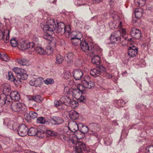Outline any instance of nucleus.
<instances>
[{
    "mask_svg": "<svg viewBox=\"0 0 153 153\" xmlns=\"http://www.w3.org/2000/svg\"><path fill=\"white\" fill-rule=\"evenodd\" d=\"M45 25L43 27V30L45 33L44 37L45 39L48 40V38H50L53 34L54 31L56 27L55 20L53 19H50L48 20Z\"/></svg>",
    "mask_w": 153,
    "mask_h": 153,
    "instance_id": "f257e3e1",
    "label": "nucleus"
},
{
    "mask_svg": "<svg viewBox=\"0 0 153 153\" xmlns=\"http://www.w3.org/2000/svg\"><path fill=\"white\" fill-rule=\"evenodd\" d=\"M69 93L71 94L73 97L77 99L80 103L85 102L87 98L82 95V93L76 88L70 90Z\"/></svg>",
    "mask_w": 153,
    "mask_h": 153,
    "instance_id": "f03ea898",
    "label": "nucleus"
},
{
    "mask_svg": "<svg viewBox=\"0 0 153 153\" xmlns=\"http://www.w3.org/2000/svg\"><path fill=\"white\" fill-rule=\"evenodd\" d=\"M13 70L14 72L17 74V76L18 78L19 82H21V80H24L26 79L27 77V75L26 74V71L24 69L20 68L15 67Z\"/></svg>",
    "mask_w": 153,
    "mask_h": 153,
    "instance_id": "7ed1b4c3",
    "label": "nucleus"
},
{
    "mask_svg": "<svg viewBox=\"0 0 153 153\" xmlns=\"http://www.w3.org/2000/svg\"><path fill=\"white\" fill-rule=\"evenodd\" d=\"M11 108L14 111H22L24 112L26 110V107L25 105L20 102H13L11 105Z\"/></svg>",
    "mask_w": 153,
    "mask_h": 153,
    "instance_id": "20e7f679",
    "label": "nucleus"
},
{
    "mask_svg": "<svg viewBox=\"0 0 153 153\" xmlns=\"http://www.w3.org/2000/svg\"><path fill=\"white\" fill-rule=\"evenodd\" d=\"M98 49V50H97V51H95V53H93V56H91L92 57H94L91 59L92 63L96 65H98L100 63L101 59L98 55H96V53L98 54L99 55H102V49L100 48Z\"/></svg>",
    "mask_w": 153,
    "mask_h": 153,
    "instance_id": "39448f33",
    "label": "nucleus"
},
{
    "mask_svg": "<svg viewBox=\"0 0 153 153\" xmlns=\"http://www.w3.org/2000/svg\"><path fill=\"white\" fill-rule=\"evenodd\" d=\"M120 32L119 31H117L112 33L110 38L111 43L113 44L119 41H121L122 38L120 37Z\"/></svg>",
    "mask_w": 153,
    "mask_h": 153,
    "instance_id": "423d86ee",
    "label": "nucleus"
},
{
    "mask_svg": "<svg viewBox=\"0 0 153 153\" xmlns=\"http://www.w3.org/2000/svg\"><path fill=\"white\" fill-rule=\"evenodd\" d=\"M82 84L84 85L85 87L87 88H91L95 86L94 83L90 80V78L88 76H85L84 80L82 82Z\"/></svg>",
    "mask_w": 153,
    "mask_h": 153,
    "instance_id": "0eeeda50",
    "label": "nucleus"
},
{
    "mask_svg": "<svg viewBox=\"0 0 153 153\" xmlns=\"http://www.w3.org/2000/svg\"><path fill=\"white\" fill-rule=\"evenodd\" d=\"M10 32L8 29H5L4 31L0 29V40L3 39L5 42H8L10 37Z\"/></svg>",
    "mask_w": 153,
    "mask_h": 153,
    "instance_id": "6e6552de",
    "label": "nucleus"
},
{
    "mask_svg": "<svg viewBox=\"0 0 153 153\" xmlns=\"http://www.w3.org/2000/svg\"><path fill=\"white\" fill-rule=\"evenodd\" d=\"M10 101L7 99V96L4 94L0 95V112L3 111L2 106L5 104L6 105L10 103Z\"/></svg>",
    "mask_w": 153,
    "mask_h": 153,
    "instance_id": "1a4fd4ad",
    "label": "nucleus"
},
{
    "mask_svg": "<svg viewBox=\"0 0 153 153\" xmlns=\"http://www.w3.org/2000/svg\"><path fill=\"white\" fill-rule=\"evenodd\" d=\"M28 128L25 124H22L18 127L17 132L19 135L21 137H24L27 134Z\"/></svg>",
    "mask_w": 153,
    "mask_h": 153,
    "instance_id": "9d476101",
    "label": "nucleus"
},
{
    "mask_svg": "<svg viewBox=\"0 0 153 153\" xmlns=\"http://www.w3.org/2000/svg\"><path fill=\"white\" fill-rule=\"evenodd\" d=\"M80 46L81 48H98L99 45L93 42H90L88 44L85 39H83L81 42Z\"/></svg>",
    "mask_w": 153,
    "mask_h": 153,
    "instance_id": "9b49d317",
    "label": "nucleus"
},
{
    "mask_svg": "<svg viewBox=\"0 0 153 153\" xmlns=\"http://www.w3.org/2000/svg\"><path fill=\"white\" fill-rule=\"evenodd\" d=\"M130 33L131 36L135 39H139L141 37L140 31L135 27L132 28L131 29Z\"/></svg>",
    "mask_w": 153,
    "mask_h": 153,
    "instance_id": "f8f14e48",
    "label": "nucleus"
},
{
    "mask_svg": "<svg viewBox=\"0 0 153 153\" xmlns=\"http://www.w3.org/2000/svg\"><path fill=\"white\" fill-rule=\"evenodd\" d=\"M37 53L40 55H50L53 53V48H35Z\"/></svg>",
    "mask_w": 153,
    "mask_h": 153,
    "instance_id": "ddd939ff",
    "label": "nucleus"
},
{
    "mask_svg": "<svg viewBox=\"0 0 153 153\" xmlns=\"http://www.w3.org/2000/svg\"><path fill=\"white\" fill-rule=\"evenodd\" d=\"M63 122V120L58 117L52 116L50 118V123L53 125H60Z\"/></svg>",
    "mask_w": 153,
    "mask_h": 153,
    "instance_id": "4468645a",
    "label": "nucleus"
},
{
    "mask_svg": "<svg viewBox=\"0 0 153 153\" xmlns=\"http://www.w3.org/2000/svg\"><path fill=\"white\" fill-rule=\"evenodd\" d=\"M20 47L21 48H33L35 47V44L33 42L25 40L21 42Z\"/></svg>",
    "mask_w": 153,
    "mask_h": 153,
    "instance_id": "2eb2a0df",
    "label": "nucleus"
},
{
    "mask_svg": "<svg viewBox=\"0 0 153 153\" xmlns=\"http://www.w3.org/2000/svg\"><path fill=\"white\" fill-rule=\"evenodd\" d=\"M70 133L69 132H67L66 134H65V135L63 136V138L65 141H69L70 140L71 143L74 144L75 143L74 140L72 139L71 138L73 137V136L74 135L76 136V138L77 139L80 138V137H79L77 135H73L70 134Z\"/></svg>",
    "mask_w": 153,
    "mask_h": 153,
    "instance_id": "dca6fc26",
    "label": "nucleus"
},
{
    "mask_svg": "<svg viewBox=\"0 0 153 153\" xmlns=\"http://www.w3.org/2000/svg\"><path fill=\"white\" fill-rule=\"evenodd\" d=\"M42 80L43 78L42 77L33 78L30 82V84L35 87L39 86L42 84Z\"/></svg>",
    "mask_w": 153,
    "mask_h": 153,
    "instance_id": "f3484780",
    "label": "nucleus"
},
{
    "mask_svg": "<svg viewBox=\"0 0 153 153\" xmlns=\"http://www.w3.org/2000/svg\"><path fill=\"white\" fill-rule=\"evenodd\" d=\"M79 124L74 121H70L68 123V127L70 130L72 132H74L79 129Z\"/></svg>",
    "mask_w": 153,
    "mask_h": 153,
    "instance_id": "a211bd4d",
    "label": "nucleus"
},
{
    "mask_svg": "<svg viewBox=\"0 0 153 153\" xmlns=\"http://www.w3.org/2000/svg\"><path fill=\"white\" fill-rule=\"evenodd\" d=\"M83 73L82 71L80 69H76L73 72V76L76 80H80L82 77Z\"/></svg>",
    "mask_w": 153,
    "mask_h": 153,
    "instance_id": "6ab92c4d",
    "label": "nucleus"
},
{
    "mask_svg": "<svg viewBox=\"0 0 153 153\" xmlns=\"http://www.w3.org/2000/svg\"><path fill=\"white\" fill-rule=\"evenodd\" d=\"M57 27H55L57 33H59L60 35L63 34L64 33L65 24L62 22L57 23Z\"/></svg>",
    "mask_w": 153,
    "mask_h": 153,
    "instance_id": "aec40b11",
    "label": "nucleus"
},
{
    "mask_svg": "<svg viewBox=\"0 0 153 153\" xmlns=\"http://www.w3.org/2000/svg\"><path fill=\"white\" fill-rule=\"evenodd\" d=\"M1 91L3 92L2 94H4L6 96L8 95L11 91L10 86L7 84H4L2 85L1 87Z\"/></svg>",
    "mask_w": 153,
    "mask_h": 153,
    "instance_id": "412c9836",
    "label": "nucleus"
},
{
    "mask_svg": "<svg viewBox=\"0 0 153 153\" xmlns=\"http://www.w3.org/2000/svg\"><path fill=\"white\" fill-rule=\"evenodd\" d=\"M85 147V145L84 143L78 142L76 144V153H83L82 149H84Z\"/></svg>",
    "mask_w": 153,
    "mask_h": 153,
    "instance_id": "4be33fe9",
    "label": "nucleus"
},
{
    "mask_svg": "<svg viewBox=\"0 0 153 153\" xmlns=\"http://www.w3.org/2000/svg\"><path fill=\"white\" fill-rule=\"evenodd\" d=\"M10 97L12 100L16 101L19 100L20 99V95L18 92L16 91L11 92Z\"/></svg>",
    "mask_w": 153,
    "mask_h": 153,
    "instance_id": "5701e85b",
    "label": "nucleus"
},
{
    "mask_svg": "<svg viewBox=\"0 0 153 153\" xmlns=\"http://www.w3.org/2000/svg\"><path fill=\"white\" fill-rule=\"evenodd\" d=\"M82 50L85 52L88 53L87 55L90 56H93V53H95V51H97V48H81ZM98 48H97L98 49Z\"/></svg>",
    "mask_w": 153,
    "mask_h": 153,
    "instance_id": "b1692460",
    "label": "nucleus"
},
{
    "mask_svg": "<svg viewBox=\"0 0 153 153\" xmlns=\"http://www.w3.org/2000/svg\"><path fill=\"white\" fill-rule=\"evenodd\" d=\"M79 114L74 110L71 111L69 113L70 117L74 120L77 119L79 117Z\"/></svg>",
    "mask_w": 153,
    "mask_h": 153,
    "instance_id": "393cba45",
    "label": "nucleus"
},
{
    "mask_svg": "<svg viewBox=\"0 0 153 153\" xmlns=\"http://www.w3.org/2000/svg\"><path fill=\"white\" fill-rule=\"evenodd\" d=\"M138 51V48H129L128 50V54L131 57L136 56Z\"/></svg>",
    "mask_w": 153,
    "mask_h": 153,
    "instance_id": "a878e982",
    "label": "nucleus"
},
{
    "mask_svg": "<svg viewBox=\"0 0 153 153\" xmlns=\"http://www.w3.org/2000/svg\"><path fill=\"white\" fill-rule=\"evenodd\" d=\"M29 98L30 100L38 102H40L43 99L39 95L30 96Z\"/></svg>",
    "mask_w": 153,
    "mask_h": 153,
    "instance_id": "bb28decb",
    "label": "nucleus"
},
{
    "mask_svg": "<svg viewBox=\"0 0 153 153\" xmlns=\"http://www.w3.org/2000/svg\"><path fill=\"white\" fill-rule=\"evenodd\" d=\"M79 127L80 128V131L81 132L85 134L88 132V128L87 126H85L84 124L82 123H79Z\"/></svg>",
    "mask_w": 153,
    "mask_h": 153,
    "instance_id": "cd10ccee",
    "label": "nucleus"
},
{
    "mask_svg": "<svg viewBox=\"0 0 153 153\" xmlns=\"http://www.w3.org/2000/svg\"><path fill=\"white\" fill-rule=\"evenodd\" d=\"M126 102L122 100H115V105L117 108L123 107L125 104Z\"/></svg>",
    "mask_w": 153,
    "mask_h": 153,
    "instance_id": "c85d7f7f",
    "label": "nucleus"
},
{
    "mask_svg": "<svg viewBox=\"0 0 153 153\" xmlns=\"http://www.w3.org/2000/svg\"><path fill=\"white\" fill-rule=\"evenodd\" d=\"M37 129L34 128H31L27 130V134L30 136H36Z\"/></svg>",
    "mask_w": 153,
    "mask_h": 153,
    "instance_id": "c756f323",
    "label": "nucleus"
},
{
    "mask_svg": "<svg viewBox=\"0 0 153 153\" xmlns=\"http://www.w3.org/2000/svg\"><path fill=\"white\" fill-rule=\"evenodd\" d=\"M17 62L19 64L22 65L28 66L29 64L28 60L25 58H22L18 60Z\"/></svg>",
    "mask_w": 153,
    "mask_h": 153,
    "instance_id": "7c9ffc66",
    "label": "nucleus"
},
{
    "mask_svg": "<svg viewBox=\"0 0 153 153\" xmlns=\"http://www.w3.org/2000/svg\"><path fill=\"white\" fill-rule=\"evenodd\" d=\"M134 2L136 6L142 7L146 3V0H134Z\"/></svg>",
    "mask_w": 153,
    "mask_h": 153,
    "instance_id": "2f4dec72",
    "label": "nucleus"
},
{
    "mask_svg": "<svg viewBox=\"0 0 153 153\" xmlns=\"http://www.w3.org/2000/svg\"><path fill=\"white\" fill-rule=\"evenodd\" d=\"M90 73L92 76L95 77L98 76L100 74V71H99L97 68V69L91 70L90 71Z\"/></svg>",
    "mask_w": 153,
    "mask_h": 153,
    "instance_id": "473e14b6",
    "label": "nucleus"
},
{
    "mask_svg": "<svg viewBox=\"0 0 153 153\" xmlns=\"http://www.w3.org/2000/svg\"><path fill=\"white\" fill-rule=\"evenodd\" d=\"M55 105L59 109H63L64 108L63 104L60 101L55 100L54 102Z\"/></svg>",
    "mask_w": 153,
    "mask_h": 153,
    "instance_id": "72a5a7b5",
    "label": "nucleus"
},
{
    "mask_svg": "<svg viewBox=\"0 0 153 153\" xmlns=\"http://www.w3.org/2000/svg\"><path fill=\"white\" fill-rule=\"evenodd\" d=\"M8 78L9 80L13 82L15 84L19 81L18 79H16L14 78L12 73L10 71L8 72Z\"/></svg>",
    "mask_w": 153,
    "mask_h": 153,
    "instance_id": "f704fd0d",
    "label": "nucleus"
},
{
    "mask_svg": "<svg viewBox=\"0 0 153 153\" xmlns=\"http://www.w3.org/2000/svg\"><path fill=\"white\" fill-rule=\"evenodd\" d=\"M73 54L72 52H69L65 55L64 58L65 60H67L68 62H71V60L73 59Z\"/></svg>",
    "mask_w": 153,
    "mask_h": 153,
    "instance_id": "c9c22d12",
    "label": "nucleus"
},
{
    "mask_svg": "<svg viewBox=\"0 0 153 153\" xmlns=\"http://www.w3.org/2000/svg\"><path fill=\"white\" fill-rule=\"evenodd\" d=\"M36 136L39 138H43L44 137V131L42 129L39 128L37 129V131L36 132Z\"/></svg>",
    "mask_w": 153,
    "mask_h": 153,
    "instance_id": "e433bc0d",
    "label": "nucleus"
},
{
    "mask_svg": "<svg viewBox=\"0 0 153 153\" xmlns=\"http://www.w3.org/2000/svg\"><path fill=\"white\" fill-rule=\"evenodd\" d=\"M85 88H86V87H85L84 85L79 84L77 86L76 88L79 90L82 94H84L85 93Z\"/></svg>",
    "mask_w": 153,
    "mask_h": 153,
    "instance_id": "4c0bfd02",
    "label": "nucleus"
},
{
    "mask_svg": "<svg viewBox=\"0 0 153 153\" xmlns=\"http://www.w3.org/2000/svg\"><path fill=\"white\" fill-rule=\"evenodd\" d=\"M78 105L79 104L77 101L74 100H71V102H70L68 106H69L72 108H75L77 107L78 106Z\"/></svg>",
    "mask_w": 153,
    "mask_h": 153,
    "instance_id": "58836bf2",
    "label": "nucleus"
},
{
    "mask_svg": "<svg viewBox=\"0 0 153 153\" xmlns=\"http://www.w3.org/2000/svg\"><path fill=\"white\" fill-rule=\"evenodd\" d=\"M71 40L72 45L75 46H77L79 44V42H81L82 41L81 40L78 41L76 39L72 37L71 38ZM80 43H81L80 44Z\"/></svg>",
    "mask_w": 153,
    "mask_h": 153,
    "instance_id": "ea45409f",
    "label": "nucleus"
},
{
    "mask_svg": "<svg viewBox=\"0 0 153 153\" xmlns=\"http://www.w3.org/2000/svg\"><path fill=\"white\" fill-rule=\"evenodd\" d=\"M134 14L135 17L137 18H140L142 15L141 11H139L138 9H136L134 12Z\"/></svg>",
    "mask_w": 153,
    "mask_h": 153,
    "instance_id": "a19ab883",
    "label": "nucleus"
},
{
    "mask_svg": "<svg viewBox=\"0 0 153 153\" xmlns=\"http://www.w3.org/2000/svg\"><path fill=\"white\" fill-rule=\"evenodd\" d=\"M10 42L11 46L13 47H16L18 44V41L15 38L12 39L10 40Z\"/></svg>",
    "mask_w": 153,
    "mask_h": 153,
    "instance_id": "79ce46f5",
    "label": "nucleus"
},
{
    "mask_svg": "<svg viewBox=\"0 0 153 153\" xmlns=\"http://www.w3.org/2000/svg\"><path fill=\"white\" fill-rule=\"evenodd\" d=\"M56 64H60L62 63L63 60V57L60 55H57L56 56Z\"/></svg>",
    "mask_w": 153,
    "mask_h": 153,
    "instance_id": "37998d69",
    "label": "nucleus"
},
{
    "mask_svg": "<svg viewBox=\"0 0 153 153\" xmlns=\"http://www.w3.org/2000/svg\"><path fill=\"white\" fill-rule=\"evenodd\" d=\"M46 122V120L44 118L42 117H38L36 120V122L37 123L43 124L45 123Z\"/></svg>",
    "mask_w": 153,
    "mask_h": 153,
    "instance_id": "c03bdc74",
    "label": "nucleus"
},
{
    "mask_svg": "<svg viewBox=\"0 0 153 153\" xmlns=\"http://www.w3.org/2000/svg\"><path fill=\"white\" fill-rule=\"evenodd\" d=\"M13 122L10 121L8 119H5L4 122V123L6 124L8 127L12 126L13 128Z\"/></svg>",
    "mask_w": 153,
    "mask_h": 153,
    "instance_id": "a18cd8bd",
    "label": "nucleus"
},
{
    "mask_svg": "<svg viewBox=\"0 0 153 153\" xmlns=\"http://www.w3.org/2000/svg\"><path fill=\"white\" fill-rule=\"evenodd\" d=\"M82 33H79L77 34H76L74 36H73L72 37H74L77 39L78 41H79L80 40V39L82 37Z\"/></svg>",
    "mask_w": 153,
    "mask_h": 153,
    "instance_id": "49530a36",
    "label": "nucleus"
},
{
    "mask_svg": "<svg viewBox=\"0 0 153 153\" xmlns=\"http://www.w3.org/2000/svg\"><path fill=\"white\" fill-rule=\"evenodd\" d=\"M64 32L65 34H68V35H69L70 32H71V28L68 25L65 26V25L64 28Z\"/></svg>",
    "mask_w": 153,
    "mask_h": 153,
    "instance_id": "de8ad7c7",
    "label": "nucleus"
},
{
    "mask_svg": "<svg viewBox=\"0 0 153 153\" xmlns=\"http://www.w3.org/2000/svg\"><path fill=\"white\" fill-rule=\"evenodd\" d=\"M121 34L122 36V37L125 40H127L128 35L126 33V31L125 29H122L121 30Z\"/></svg>",
    "mask_w": 153,
    "mask_h": 153,
    "instance_id": "09e8293b",
    "label": "nucleus"
},
{
    "mask_svg": "<svg viewBox=\"0 0 153 153\" xmlns=\"http://www.w3.org/2000/svg\"><path fill=\"white\" fill-rule=\"evenodd\" d=\"M45 83L47 85L51 84L54 82L53 79L51 78H48L44 80Z\"/></svg>",
    "mask_w": 153,
    "mask_h": 153,
    "instance_id": "8fccbe9b",
    "label": "nucleus"
},
{
    "mask_svg": "<svg viewBox=\"0 0 153 153\" xmlns=\"http://www.w3.org/2000/svg\"><path fill=\"white\" fill-rule=\"evenodd\" d=\"M29 115L31 118L34 119L37 117L38 114L34 111H30L29 113Z\"/></svg>",
    "mask_w": 153,
    "mask_h": 153,
    "instance_id": "3c124183",
    "label": "nucleus"
},
{
    "mask_svg": "<svg viewBox=\"0 0 153 153\" xmlns=\"http://www.w3.org/2000/svg\"><path fill=\"white\" fill-rule=\"evenodd\" d=\"M112 139L110 138L106 139L104 140L105 144L107 146L111 145L112 143Z\"/></svg>",
    "mask_w": 153,
    "mask_h": 153,
    "instance_id": "603ef678",
    "label": "nucleus"
},
{
    "mask_svg": "<svg viewBox=\"0 0 153 153\" xmlns=\"http://www.w3.org/2000/svg\"><path fill=\"white\" fill-rule=\"evenodd\" d=\"M75 65L79 67H80L82 66V61L80 59H77L75 62Z\"/></svg>",
    "mask_w": 153,
    "mask_h": 153,
    "instance_id": "864d4df0",
    "label": "nucleus"
},
{
    "mask_svg": "<svg viewBox=\"0 0 153 153\" xmlns=\"http://www.w3.org/2000/svg\"><path fill=\"white\" fill-rule=\"evenodd\" d=\"M1 58L2 60L5 61H8L10 60L7 56L4 53L2 54Z\"/></svg>",
    "mask_w": 153,
    "mask_h": 153,
    "instance_id": "5fc2aeb1",
    "label": "nucleus"
},
{
    "mask_svg": "<svg viewBox=\"0 0 153 153\" xmlns=\"http://www.w3.org/2000/svg\"><path fill=\"white\" fill-rule=\"evenodd\" d=\"M99 71H100V74L101 73L104 72L105 71V68L102 65H100L97 68Z\"/></svg>",
    "mask_w": 153,
    "mask_h": 153,
    "instance_id": "6e6d98bb",
    "label": "nucleus"
},
{
    "mask_svg": "<svg viewBox=\"0 0 153 153\" xmlns=\"http://www.w3.org/2000/svg\"><path fill=\"white\" fill-rule=\"evenodd\" d=\"M65 102L64 105L68 106L70 102H71V100L68 97L66 96L65 97Z\"/></svg>",
    "mask_w": 153,
    "mask_h": 153,
    "instance_id": "4d7b16f0",
    "label": "nucleus"
},
{
    "mask_svg": "<svg viewBox=\"0 0 153 153\" xmlns=\"http://www.w3.org/2000/svg\"><path fill=\"white\" fill-rule=\"evenodd\" d=\"M148 150L147 153H153V146H150L146 148Z\"/></svg>",
    "mask_w": 153,
    "mask_h": 153,
    "instance_id": "13d9d810",
    "label": "nucleus"
},
{
    "mask_svg": "<svg viewBox=\"0 0 153 153\" xmlns=\"http://www.w3.org/2000/svg\"><path fill=\"white\" fill-rule=\"evenodd\" d=\"M91 135L97 138L99 141L100 140V136L96 132H92L91 134Z\"/></svg>",
    "mask_w": 153,
    "mask_h": 153,
    "instance_id": "bf43d9fd",
    "label": "nucleus"
},
{
    "mask_svg": "<svg viewBox=\"0 0 153 153\" xmlns=\"http://www.w3.org/2000/svg\"><path fill=\"white\" fill-rule=\"evenodd\" d=\"M47 132L48 134L51 136L56 135V132L51 130H48Z\"/></svg>",
    "mask_w": 153,
    "mask_h": 153,
    "instance_id": "052dcab7",
    "label": "nucleus"
},
{
    "mask_svg": "<svg viewBox=\"0 0 153 153\" xmlns=\"http://www.w3.org/2000/svg\"><path fill=\"white\" fill-rule=\"evenodd\" d=\"M117 14V12L113 10H111L110 11V15L113 18Z\"/></svg>",
    "mask_w": 153,
    "mask_h": 153,
    "instance_id": "680f3d73",
    "label": "nucleus"
},
{
    "mask_svg": "<svg viewBox=\"0 0 153 153\" xmlns=\"http://www.w3.org/2000/svg\"><path fill=\"white\" fill-rule=\"evenodd\" d=\"M104 77H106V78L111 79L112 77V76L111 75L107 73L106 72L104 73Z\"/></svg>",
    "mask_w": 153,
    "mask_h": 153,
    "instance_id": "e2e57ef3",
    "label": "nucleus"
},
{
    "mask_svg": "<svg viewBox=\"0 0 153 153\" xmlns=\"http://www.w3.org/2000/svg\"><path fill=\"white\" fill-rule=\"evenodd\" d=\"M66 97V96H63L60 98L59 100L60 102H61L62 104H63L64 105L65 104Z\"/></svg>",
    "mask_w": 153,
    "mask_h": 153,
    "instance_id": "0e129e2a",
    "label": "nucleus"
},
{
    "mask_svg": "<svg viewBox=\"0 0 153 153\" xmlns=\"http://www.w3.org/2000/svg\"><path fill=\"white\" fill-rule=\"evenodd\" d=\"M148 45L147 43H145L141 45V48H148Z\"/></svg>",
    "mask_w": 153,
    "mask_h": 153,
    "instance_id": "69168bd1",
    "label": "nucleus"
},
{
    "mask_svg": "<svg viewBox=\"0 0 153 153\" xmlns=\"http://www.w3.org/2000/svg\"><path fill=\"white\" fill-rule=\"evenodd\" d=\"M79 1L78 0H77L76 1H75V5H77L78 6H81L82 5H85V3H84L82 4H79V3L78 2Z\"/></svg>",
    "mask_w": 153,
    "mask_h": 153,
    "instance_id": "338daca9",
    "label": "nucleus"
},
{
    "mask_svg": "<svg viewBox=\"0 0 153 153\" xmlns=\"http://www.w3.org/2000/svg\"><path fill=\"white\" fill-rule=\"evenodd\" d=\"M152 8L151 6L149 5H148L146 6V10H148L152 11Z\"/></svg>",
    "mask_w": 153,
    "mask_h": 153,
    "instance_id": "774afa93",
    "label": "nucleus"
}]
</instances>
